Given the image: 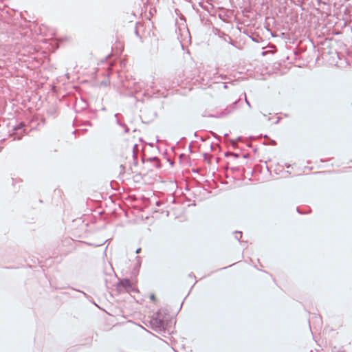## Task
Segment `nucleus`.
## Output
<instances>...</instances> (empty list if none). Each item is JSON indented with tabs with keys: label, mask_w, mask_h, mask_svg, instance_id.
<instances>
[{
	"label": "nucleus",
	"mask_w": 352,
	"mask_h": 352,
	"mask_svg": "<svg viewBox=\"0 0 352 352\" xmlns=\"http://www.w3.org/2000/svg\"><path fill=\"white\" fill-rule=\"evenodd\" d=\"M150 299L153 302H156V300H157L156 297L154 294H152L150 295Z\"/></svg>",
	"instance_id": "nucleus-1"
},
{
	"label": "nucleus",
	"mask_w": 352,
	"mask_h": 352,
	"mask_svg": "<svg viewBox=\"0 0 352 352\" xmlns=\"http://www.w3.org/2000/svg\"><path fill=\"white\" fill-rule=\"evenodd\" d=\"M122 284H123L124 285H130V283H129V280H124L122 281Z\"/></svg>",
	"instance_id": "nucleus-2"
},
{
	"label": "nucleus",
	"mask_w": 352,
	"mask_h": 352,
	"mask_svg": "<svg viewBox=\"0 0 352 352\" xmlns=\"http://www.w3.org/2000/svg\"><path fill=\"white\" fill-rule=\"evenodd\" d=\"M141 251V248H138L137 250H136V253L138 254L140 253Z\"/></svg>",
	"instance_id": "nucleus-3"
}]
</instances>
